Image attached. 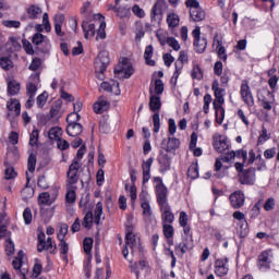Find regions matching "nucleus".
<instances>
[{
  "instance_id": "obj_1",
  "label": "nucleus",
  "mask_w": 279,
  "mask_h": 279,
  "mask_svg": "<svg viewBox=\"0 0 279 279\" xmlns=\"http://www.w3.org/2000/svg\"><path fill=\"white\" fill-rule=\"evenodd\" d=\"M211 89L214 90L215 100L213 102L214 109L216 110V122L222 123L223 118L226 117V109H223L225 99L223 96L226 95V89L219 87V81L215 80L211 85Z\"/></svg>"
},
{
  "instance_id": "obj_2",
  "label": "nucleus",
  "mask_w": 279,
  "mask_h": 279,
  "mask_svg": "<svg viewBox=\"0 0 279 279\" xmlns=\"http://www.w3.org/2000/svg\"><path fill=\"white\" fill-rule=\"evenodd\" d=\"M101 19H104V15L101 14H92V13H87L85 16V20L82 22V29L84 32V37L86 38V40H88V38H93L95 36V33L97 32L95 29V25H99V21H101Z\"/></svg>"
},
{
  "instance_id": "obj_3",
  "label": "nucleus",
  "mask_w": 279,
  "mask_h": 279,
  "mask_svg": "<svg viewBox=\"0 0 279 279\" xmlns=\"http://www.w3.org/2000/svg\"><path fill=\"white\" fill-rule=\"evenodd\" d=\"M110 64V57L108 56L107 51H101L98 53L97 59L95 60V73L97 80L104 81L105 76L104 73H106V69H108V65Z\"/></svg>"
},
{
  "instance_id": "obj_4",
  "label": "nucleus",
  "mask_w": 279,
  "mask_h": 279,
  "mask_svg": "<svg viewBox=\"0 0 279 279\" xmlns=\"http://www.w3.org/2000/svg\"><path fill=\"white\" fill-rule=\"evenodd\" d=\"M80 169H82V163L72 161L66 172L65 186H77L80 182Z\"/></svg>"
},
{
  "instance_id": "obj_5",
  "label": "nucleus",
  "mask_w": 279,
  "mask_h": 279,
  "mask_svg": "<svg viewBox=\"0 0 279 279\" xmlns=\"http://www.w3.org/2000/svg\"><path fill=\"white\" fill-rule=\"evenodd\" d=\"M130 247L132 254H134L135 250H141V238L136 236L134 233H126L125 234V246L122 251L123 257L128 258L130 251L128 250Z\"/></svg>"
},
{
  "instance_id": "obj_6",
  "label": "nucleus",
  "mask_w": 279,
  "mask_h": 279,
  "mask_svg": "<svg viewBox=\"0 0 279 279\" xmlns=\"http://www.w3.org/2000/svg\"><path fill=\"white\" fill-rule=\"evenodd\" d=\"M194 38V50L196 53H204L206 51V47H208V41L206 38H202V32L199 26H196L192 32Z\"/></svg>"
},
{
  "instance_id": "obj_7",
  "label": "nucleus",
  "mask_w": 279,
  "mask_h": 279,
  "mask_svg": "<svg viewBox=\"0 0 279 279\" xmlns=\"http://www.w3.org/2000/svg\"><path fill=\"white\" fill-rule=\"evenodd\" d=\"M213 140V147L218 151V154H223V151L230 149V143H228V137L215 134Z\"/></svg>"
},
{
  "instance_id": "obj_8",
  "label": "nucleus",
  "mask_w": 279,
  "mask_h": 279,
  "mask_svg": "<svg viewBox=\"0 0 279 279\" xmlns=\"http://www.w3.org/2000/svg\"><path fill=\"white\" fill-rule=\"evenodd\" d=\"M239 182L241 184H254L256 182V168H248L242 173H239Z\"/></svg>"
},
{
  "instance_id": "obj_9",
  "label": "nucleus",
  "mask_w": 279,
  "mask_h": 279,
  "mask_svg": "<svg viewBox=\"0 0 279 279\" xmlns=\"http://www.w3.org/2000/svg\"><path fill=\"white\" fill-rule=\"evenodd\" d=\"M180 147V140L175 137L163 138L161 142V150L167 154H173Z\"/></svg>"
},
{
  "instance_id": "obj_10",
  "label": "nucleus",
  "mask_w": 279,
  "mask_h": 279,
  "mask_svg": "<svg viewBox=\"0 0 279 279\" xmlns=\"http://www.w3.org/2000/svg\"><path fill=\"white\" fill-rule=\"evenodd\" d=\"M229 199L231 202L232 208L239 209L245 205V194L242 191H235L230 196Z\"/></svg>"
},
{
  "instance_id": "obj_11",
  "label": "nucleus",
  "mask_w": 279,
  "mask_h": 279,
  "mask_svg": "<svg viewBox=\"0 0 279 279\" xmlns=\"http://www.w3.org/2000/svg\"><path fill=\"white\" fill-rule=\"evenodd\" d=\"M240 93L244 104H246L248 108H252V106H254V96L252 95V90L250 89V85L247 83H243L241 85Z\"/></svg>"
},
{
  "instance_id": "obj_12",
  "label": "nucleus",
  "mask_w": 279,
  "mask_h": 279,
  "mask_svg": "<svg viewBox=\"0 0 279 279\" xmlns=\"http://www.w3.org/2000/svg\"><path fill=\"white\" fill-rule=\"evenodd\" d=\"M157 160L159 162V171L161 173H165V171H169V169H171V157H169V154L165 153V150L159 151Z\"/></svg>"
},
{
  "instance_id": "obj_13",
  "label": "nucleus",
  "mask_w": 279,
  "mask_h": 279,
  "mask_svg": "<svg viewBox=\"0 0 279 279\" xmlns=\"http://www.w3.org/2000/svg\"><path fill=\"white\" fill-rule=\"evenodd\" d=\"M151 165H154V157L148 158L142 162L143 184H147L151 179Z\"/></svg>"
},
{
  "instance_id": "obj_14",
  "label": "nucleus",
  "mask_w": 279,
  "mask_h": 279,
  "mask_svg": "<svg viewBox=\"0 0 279 279\" xmlns=\"http://www.w3.org/2000/svg\"><path fill=\"white\" fill-rule=\"evenodd\" d=\"M19 148L14 146L7 153V157L4 160V167H12V165H16L19 162Z\"/></svg>"
},
{
  "instance_id": "obj_15",
  "label": "nucleus",
  "mask_w": 279,
  "mask_h": 279,
  "mask_svg": "<svg viewBox=\"0 0 279 279\" xmlns=\"http://www.w3.org/2000/svg\"><path fill=\"white\" fill-rule=\"evenodd\" d=\"M215 274L219 278H223L228 274V258L217 259L215 263Z\"/></svg>"
},
{
  "instance_id": "obj_16",
  "label": "nucleus",
  "mask_w": 279,
  "mask_h": 279,
  "mask_svg": "<svg viewBox=\"0 0 279 279\" xmlns=\"http://www.w3.org/2000/svg\"><path fill=\"white\" fill-rule=\"evenodd\" d=\"M163 3L165 0H157V2L154 4L150 13L151 21H158V23L162 21V9L160 8V5H163Z\"/></svg>"
},
{
  "instance_id": "obj_17",
  "label": "nucleus",
  "mask_w": 279,
  "mask_h": 279,
  "mask_svg": "<svg viewBox=\"0 0 279 279\" xmlns=\"http://www.w3.org/2000/svg\"><path fill=\"white\" fill-rule=\"evenodd\" d=\"M160 210L163 225H171L173 221H175V215H173V211H171L170 205H168L167 207H161Z\"/></svg>"
},
{
  "instance_id": "obj_18",
  "label": "nucleus",
  "mask_w": 279,
  "mask_h": 279,
  "mask_svg": "<svg viewBox=\"0 0 279 279\" xmlns=\"http://www.w3.org/2000/svg\"><path fill=\"white\" fill-rule=\"evenodd\" d=\"M110 108V102L106 100V97L101 96L98 98L97 102L94 104V112L96 114H102Z\"/></svg>"
},
{
  "instance_id": "obj_19",
  "label": "nucleus",
  "mask_w": 279,
  "mask_h": 279,
  "mask_svg": "<svg viewBox=\"0 0 279 279\" xmlns=\"http://www.w3.org/2000/svg\"><path fill=\"white\" fill-rule=\"evenodd\" d=\"M150 98H149V108L151 112H157L162 108V102L160 101V96H156L154 94V89H149Z\"/></svg>"
},
{
  "instance_id": "obj_20",
  "label": "nucleus",
  "mask_w": 279,
  "mask_h": 279,
  "mask_svg": "<svg viewBox=\"0 0 279 279\" xmlns=\"http://www.w3.org/2000/svg\"><path fill=\"white\" fill-rule=\"evenodd\" d=\"M179 250L182 254H186V252H191L193 250V235H185L182 242L178 245Z\"/></svg>"
},
{
  "instance_id": "obj_21",
  "label": "nucleus",
  "mask_w": 279,
  "mask_h": 279,
  "mask_svg": "<svg viewBox=\"0 0 279 279\" xmlns=\"http://www.w3.org/2000/svg\"><path fill=\"white\" fill-rule=\"evenodd\" d=\"M8 214L1 213L0 214V239H3L9 234L8 226H10V220L7 219Z\"/></svg>"
},
{
  "instance_id": "obj_22",
  "label": "nucleus",
  "mask_w": 279,
  "mask_h": 279,
  "mask_svg": "<svg viewBox=\"0 0 279 279\" xmlns=\"http://www.w3.org/2000/svg\"><path fill=\"white\" fill-rule=\"evenodd\" d=\"M190 16L194 23H199V21H204L206 19V11L199 7L198 9H191Z\"/></svg>"
},
{
  "instance_id": "obj_23",
  "label": "nucleus",
  "mask_w": 279,
  "mask_h": 279,
  "mask_svg": "<svg viewBox=\"0 0 279 279\" xmlns=\"http://www.w3.org/2000/svg\"><path fill=\"white\" fill-rule=\"evenodd\" d=\"M54 32L57 36H64V32H62V25L64 24V14L54 15Z\"/></svg>"
},
{
  "instance_id": "obj_24",
  "label": "nucleus",
  "mask_w": 279,
  "mask_h": 279,
  "mask_svg": "<svg viewBox=\"0 0 279 279\" xmlns=\"http://www.w3.org/2000/svg\"><path fill=\"white\" fill-rule=\"evenodd\" d=\"M65 202H68V204H75V199L77 197L75 191H77V185H65Z\"/></svg>"
},
{
  "instance_id": "obj_25",
  "label": "nucleus",
  "mask_w": 279,
  "mask_h": 279,
  "mask_svg": "<svg viewBox=\"0 0 279 279\" xmlns=\"http://www.w3.org/2000/svg\"><path fill=\"white\" fill-rule=\"evenodd\" d=\"M82 132H84V128L77 122L66 126V134H69V136H80Z\"/></svg>"
},
{
  "instance_id": "obj_26",
  "label": "nucleus",
  "mask_w": 279,
  "mask_h": 279,
  "mask_svg": "<svg viewBox=\"0 0 279 279\" xmlns=\"http://www.w3.org/2000/svg\"><path fill=\"white\" fill-rule=\"evenodd\" d=\"M26 14L28 15V19H32V20L39 19L40 14H43V9L36 4H31L26 9Z\"/></svg>"
},
{
  "instance_id": "obj_27",
  "label": "nucleus",
  "mask_w": 279,
  "mask_h": 279,
  "mask_svg": "<svg viewBox=\"0 0 279 279\" xmlns=\"http://www.w3.org/2000/svg\"><path fill=\"white\" fill-rule=\"evenodd\" d=\"M21 93V83L16 80H12L8 82V95L10 97H14V95H19Z\"/></svg>"
},
{
  "instance_id": "obj_28",
  "label": "nucleus",
  "mask_w": 279,
  "mask_h": 279,
  "mask_svg": "<svg viewBox=\"0 0 279 279\" xmlns=\"http://www.w3.org/2000/svg\"><path fill=\"white\" fill-rule=\"evenodd\" d=\"M7 108L10 112L14 111L16 117L21 116V101L16 98H11L7 104Z\"/></svg>"
},
{
  "instance_id": "obj_29",
  "label": "nucleus",
  "mask_w": 279,
  "mask_h": 279,
  "mask_svg": "<svg viewBox=\"0 0 279 279\" xmlns=\"http://www.w3.org/2000/svg\"><path fill=\"white\" fill-rule=\"evenodd\" d=\"M270 263L271 262H269V253H267V251H264L258 256V267H259V269H269Z\"/></svg>"
},
{
  "instance_id": "obj_30",
  "label": "nucleus",
  "mask_w": 279,
  "mask_h": 279,
  "mask_svg": "<svg viewBox=\"0 0 279 279\" xmlns=\"http://www.w3.org/2000/svg\"><path fill=\"white\" fill-rule=\"evenodd\" d=\"M154 56V46L149 45L145 48L144 59L148 66H156V61L151 60Z\"/></svg>"
},
{
  "instance_id": "obj_31",
  "label": "nucleus",
  "mask_w": 279,
  "mask_h": 279,
  "mask_svg": "<svg viewBox=\"0 0 279 279\" xmlns=\"http://www.w3.org/2000/svg\"><path fill=\"white\" fill-rule=\"evenodd\" d=\"M130 269L133 274H135L136 279H140L141 271L138 269H145L147 267V262L145 260H140L138 263L132 264V260H130Z\"/></svg>"
},
{
  "instance_id": "obj_32",
  "label": "nucleus",
  "mask_w": 279,
  "mask_h": 279,
  "mask_svg": "<svg viewBox=\"0 0 279 279\" xmlns=\"http://www.w3.org/2000/svg\"><path fill=\"white\" fill-rule=\"evenodd\" d=\"M104 215V203L98 202L96 204L95 213H94V223L99 226V221H101V216Z\"/></svg>"
},
{
  "instance_id": "obj_33",
  "label": "nucleus",
  "mask_w": 279,
  "mask_h": 279,
  "mask_svg": "<svg viewBox=\"0 0 279 279\" xmlns=\"http://www.w3.org/2000/svg\"><path fill=\"white\" fill-rule=\"evenodd\" d=\"M8 239L5 240V252L8 256H12L14 254L15 248H14V242L12 241V232L7 233Z\"/></svg>"
},
{
  "instance_id": "obj_34",
  "label": "nucleus",
  "mask_w": 279,
  "mask_h": 279,
  "mask_svg": "<svg viewBox=\"0 0 279 279\" xmlns=\"http://www.w3.org/2000/svg\"><path fill=\"white\" fill-rule=\"evenodd\" d=\"M62 136V129L54 126L51 128L48 132V138H50V141H58L60 140Z\"/></svg>"
},
{
  "instance_id": "obj_35",
  "label": "nucleus",
  "mask_w": 279,
  "mask_h": 279,
  "mask_svg": "<svg viewBox=\"0 0 279 279\" xmlns=\"http://www.w3.org/2000/svg\"><path fill=\"white\" fill-rule=\"evenodd\" d=\"M100 87L102 88V90H106L107 93H112L113 87L119 88V82H113L112 85L108 82H102L100 84ZM116 95H121V89H118Z\"/></svg>"
},
{
  "instance_id": "obj_36",
  "label": "nucleus",
  "mask_w": 279,
  "mask_h": 279,
  "mask_svg": "<svg viewBox=\"0 0 279 279\" xmlns=\"http://www.w3.org/2000/svg\"><path fill=\"white\" fill-rule=\"evenodd\" d=\"M168 27H178L180 25V16L175 13L167 15Z\"/></svg>"
},
{
  "instance_id": "obj_37",
  "label": "nucleus",
  "mask_w": 279,
  "mask_h": 279,
  "mask_svg": "<svg viewBox=\"0 0 279 279\" xmlns=\"http://www.w3.org/2000/svg\"><path fill=\"white\" fill-rule=\"evenodd\" d=\"M0 66L4 71H10V69L14 68V63L12 62V59L9 57H1L0 58Z\"/></svg>"
},
{
  "instance_id": "obj_38",
  "label": "nucleus",
  "mask_w": 279,
  "mask_h": 279,
  "mask_svg": "<svg viewBox=\"0 0 279 279\" xmlns=\"http://www.w3.org/2000/svg\"><path fill=\"white\" fill-rule=\"evenodd\" d=\"M38 202L41 206H51L53 202H51V195L49 192H44L39 195Z\"/></svg>"
},
{
  "instance_id": "obj_39",
  "label": "nucleus",
  "mask_w": 279,
  "mask_h": 279,
  "mask_svg": "<svg viewBox=\"0 0 279 279\" xmlns=\"http://www.w3.org/2000/svg\"><path fill=\"white\" fill-rule=\"evenodd\" d=\"M22 199L27 202V199H32L34 197V187L26 186L21 192Z\"/></svg>"
},
{
  "instance_id": "obj_40",
  "label": "nucleus",
  "mask_w": 279,
  "mask_h": 279,
  "mask_svg": "<svg viewBox=\"0 0 279 279\" xmlns=\"http://www.w3.org/2000/svg\"><path fill=\"white\" fill-rule=\"evenodd\" d=\"M13 269H21L23 267V251H19L17 256L12 262Z\"/></svg>"
},
{
  "instance_id": "obj_41",
  "label": "nucleus",
  "mask_w": 279,
  "mask_h": 279,
  "mask_svg": "<svg viewBox=\"0 0 279 279\" xmlns=\"http://www.w3.org/2000/svg\"><path fill=\"white\" fill-rule=\"evenodd\" d=\"M49 41V39H47V36L40 34V33H36L33 38H32V43L33 45H36L38 47V45H43V43Z\"/></svg>"
},
{
  "instance_id": "obj_42",
  "label": "nucleus",
  "mask_w": 279,
  "mask_h": 279,
  "mask_svg": "<svg viewBox=\"0 0 279 279\" xmlns=\"http://www.w3.org/2000/svg\"><path fill=\"white\" fill-rule=\"evenodd\" d=\"M46 235L45 232L40 231L38 233V244H37V252L41 253L45 252V248H47V246H45V240Z\"/></svg>"
},
{
  "instance_id": "obj_43",
  "label": "nucleus",
  "mask_w": 279,
  "mask_h": 279,
  "mask_svg": "<svg viewBox=\"0 0 279 279\" xmlns=\"http://www.w3.org/2000/svg\"><path fill=\"white\" fill-rule=\"evenodd\" d=\"M38 92V85L35 83L26 84V95L27 97H36V93Z\"/></svg>"
},
{
  "instance_id": "obj_44",
  "label": "nucleus",
  "mask_w": 279,
  "mask_h": 279,
  "mask_svg": "<svg viewBox=\"0 0 279 279\" xmlns=\"http://www.w3.org/2000/svg\"><path fill=\"white\" fill-rule=\"evenodd\" d=\"M83 226L90 230L93 228V211H87L86 215L83 218Z\"/></svg>"
},
{
  "instance_id": "obj_45",
  "label": "nucleus",
  "mask_w": 279,
  "mask_h": 279,
  "mask_svg": "<svg viewBox=\"0 0 279 279\" xmlns=\"http://www.w3.org/2000/svg\"><path fill=\"white\" fill-rule=\"evenodd\" d=\"M96 40H106V23L104 21L99 22Z\"/></svg>"
},
{
  "instance_id": "obj_46",
  "label": "nucleus",
  "mask_w": 279,
  "mask_h": 279,
  "mask_svg": "<svg viewBox=\"0 0 279 279\" xmlns=\"http://www.w3.org/2000/svg\"><path fill=\"white\" fill-rule=\"evenodd\" d=\"M59 250L60 253L64 256V260H66V255L69 254V243L63 240H59Z\"/></svg>"
},
{
  "instance_id": "obj_47",
  "label": "nucleus",
  "mask_w": 279,
  "mask_h": 279,
  "mask_svg": "<svg viewBox=\"0 0 279 279\" xmlns=\"http://www.w3.org/2000/svg\"><path fill=\"white\" fill-rule=\"evenodd\" d=\"M47 99H49V94L47 92L41 93L37 97V107L38 108H44L45 104H47Z\"/></svg>"
},
{
  "instance_id": "obj_48",
  "label": "nucleus",
  "mask_w": 279,
  "mask_h": 279,
  "mask_svg": "<svg viewBox=\"0 0 279 279\" xmlns=\"http://www.w3.org/2000/svg\"><path fill=\"white\" fill-rule=\"evenodd\" d=\"M61 109H62V102L60 101L54 102L50 109L51 119H53V117H58V114H60Z\"/></svg>"
},
{
  "instance_id": "obj_49",
  "label": "nucleus",
  "mask_w": 279,
  "mask_h": 279,
  "mask_svg": "<svg viewBox=\"0 0 279 279\" xmlns=\"http://www.w3.org/2000/svg\"><path fill=\"white\" fill-rule=\"evenodd\" d=\"M187 178H191V180H197V178H199V171L197 170V166L189 167Z\"/></svg>"
},
{
  "instance_id": "obj_50",
  "label": "nucleus",
  "mask_w": 279,
  "mask_h": 279,
  "mask_svg": "<svg viewBox=\"0 0 279 279\" xmlns=\"http://www.w3.org/2000/svg\"><path fill=\"white\" fill-rule=\"evenodd\" d=\"M4 179L5 180H14L16 178V171H14V167L5 166Z\"/></svg>"
},
{
  "instance_id": "obj_51",
  "label": "nucleus",
  "mask_w": 279,
  "mask_h": 279,
  "mask_svg": "<svg viewBox=\"0 0 279 279\" xmlns=\"http://www.w3.org/2000/svg\"><path fill=\"white\" fill-rule=\"evenodd\" d=\"M162 228H163V235L166 236V239H173V232H174L173 226L163 223Z\"/></svg>"
},
{
  "instance_id": "obj_52",
  "label": "nucleus",
  "mask_w": 279,
  "mask_h": 279,
  "mask_svg": "<svg viewBox=\"0 0 279 279\" xmlns=\"http://www.w3.org/2000/svg\"><path fill=\"white\" fill-rule=\"evenodd\" d=\"M234 158H236V153L234 150H231L220 156V160L222 162H231L232 160H234Z\"/></svg>"
},
{
  "instance_id": "obj_53",
  "label": "nucleus",
  "mask_w": 279,
  "mask_h": 279,
  "mask_svg": "<svg viewBox=\"0 0 279 279\" xmlns=\"http://www.w3.org/2000/svg\"><path fill=\"white\" fill-rule=\"evenodd\" d=\"M69 234V225L62 223L58 233V239L59 241L64 240V238Z\"/></svg>"
},
{
  "instance_id": "obj_54",
  "label": "nucleus",
  "mask_w": 279,
  "mask_h": 279,
  "mask_svg": "<svg viewBox=\"0 0 279 279\" xmlns=\"http://www.w3.org/2000/svg\"><path fill=\"white\" fill-rule=\"evenodd\" d=\"M43 66V60L40 58H34L33 61L31 62L28 69L29 71H38Z\"/></svg>"
},
{
  "instance_id": "obj_55",
  "label": "nucleus",
  "mask_w": 279,
  "mask_h": 279,
  "mask_svg": "<svg viewBox=\"0 0 279 279\" xmlns=\"http://www.w3.org/2000/svg\"><path fill=\"white\" fill-rule=\"evenodd\" d=\"M154 132L158 134L160 132V113L156 112L153 116Z\"/></svg>"
},
{
  "instance_id": "obj_56",
  "label": "nucleus",
  "mask_w": 279,
  "mask_h": 279,
  "mask_svg": "<svg viewBox=\"0 0 279 279\" xmlns=\"http://www.w3.org/2000/svg\"><path fill=\"white\" fill-rule=\"evenodd\" d=\"M85 154H86V146L83 145L82 147L78 148L76 153V157L73 159L72 162H77L78 165H81L80 162L82 161V158H84Z\"/></svg>"
},
{
  "instance_id": "obj_57",
  "label": "nucleus",
  "mask_w": 279,
  "mask_h": 279,
  "mask_svg": "<svg viewBox=\"0 0 279 279\" xmlns=\"http://www.w3.org/2000/svg\"><path fill=\"white\" fill-rule=\"evenodd\" d=\"M83 247L85 254H89L93 250V239L92 238H85L83 241Z\"/></svg>"
},
{
  "instance_id": "obj_58",
  "label": "nucleus",
  "mask_w": 279,
  "mask_h": 279,
  "mask_svg": "<svg viewBox=\"0 0 279 279\" xmlns=\"http://www.w3.org/2000/svg\"><path fill=\"white\" fill-rule=\"evenodd\" d=\"M128 64V59H123L113 70L114 75H120V73H124L125 65Z\"/></svg>"
},
{
  "instance_id": "obj_59",
  "label": "nucleus",
  "mask_w": 279,
  "mask_h": 279,
  "mask_svg": "<svg viewBox=\"0 0 279 279\" xmlns=\"http://www.w3.org/2000/svg\"><path fill=\"white\" fill-rule=\"evenodd\" d=\"M28 171L31 173H34V171H36V155L31 154L28 156Z\"/></svg>"
},
{
  "instance_id": "obj_60",
  "label": "nucleus",
  "mask_w": 279,
  "mask_h": 279,
  "mask_svg": "<svg viewBox=\"0 0 279 279\" xmlns=\"http://www.w3.org/2000/svg\"><path fill=\"white\" fill-rule=\"evenodd\" d=\"M192 77L193 80H202V77H204V72H202V68H199V65H194Z\"/></svg>"
},
{
  "instance_id": "obj_61",
  "label": "nucleus",
  "mask_w": 279,
  "mask_h": 279,
  "mask_svg": "<svg viewBox=\"0 0 279 279\" xmlns=\"http://www.w3.org/2000/svg\"><path fill=\"white\" fill-rule=\"evenodd\" d=\"M80 119H81L80 113L73 111V112H71V113L68 114V117H66V123H69V125H70L71 123H77V121H80Z\"/></svg>"
},
{
  "instance_id": "obj_62",
  "label": "nucleus",
  "mask_w": 279,
  "mask_h": 279,
  "mask_svg": "<svg viewBox=\"0 0 279 279\" xmlns=\"http://www.w3.org/2000/svg\"><path fill=\"white\" fill-rule=\"evenodd\" d=\"M166 43L169 47H172L174 51H180V43H178L174 37H168Z\"/></svg>"
},
{
  "instance_id": "obj_63",
  "label": "nucleus",
  "mask_w": 279,
  "mask_h": 279,
  "mask_svg": "<svg viewBox=\"0 0 279 279\" xmlns=\"http://www.w3.org/2000/svg\"><path fill=\"white\" fill-rule=\"evenodd\" d=\"M23 219L26 226H29V223H32L33 216H32V209L29 207L24 209Z\"/></svg>"
},
{
  "instance_id": "obj_64",
  "label": "nucleus",
  "mask_w": 279,
  "mask_h": 279,
  "mask_svg": "<svg viewBox=\"0 0 279 279\" xmlns=\"http://www.w3.org/2000/svg\"><path fill=\"white\" fill-rule=\"evenodd\" d=\"M157 202L160 208L169 206V203H167V194H157Z\"/></svg>"
}]
</instances>
